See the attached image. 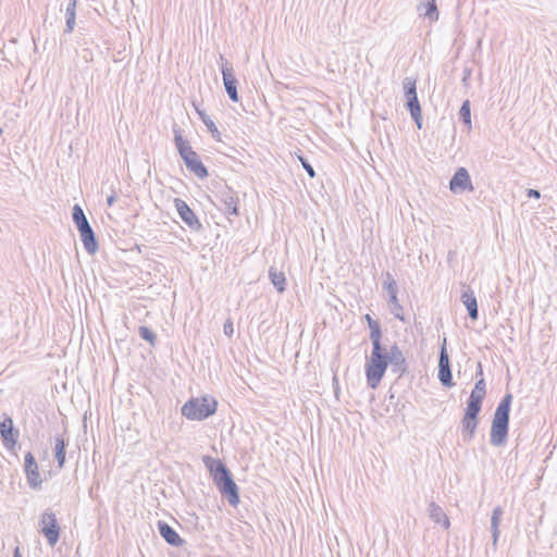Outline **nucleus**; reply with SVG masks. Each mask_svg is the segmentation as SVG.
<instances>
[{
  "label": "nucleus",
  "mask_w": 557,
  "mask_h": 557,
  "mask_svg": "<svg viewBox=\"0 0 557 557\" xmlns=\"http://www.w3.org/2000/svg\"><path fill=\"white\" fill-rule=\"evenodd\" d=\"M78 233L85 250L91 256L95 255L99 249V245L92 227L89 226Z\"/></svg>",
  "instance_id": "nucleus-15"
},
{
  "label": "nucleus",
  "mask_w": 557,
  "mask_h": 557,
  "mask_svg": "<svg viewBox=\"0 0 557 557\" xmlns=\"http://www.w3.org/2000/svg\"><path fill=\"white\" fill-rule=\"evenodd\" d=\"M216 406L218 403L213 398H190L182 407V414L188 420L202 421L215 413Z\"/></svg>",
  "instance_id": "nucleus-5"
},
{
  "label": "nucleus",
  "mask_w": 557,
  "mask_h": 557,
  "mask_svg": "<svg viewBox=\"0 0 557 557\" xmlns=\"http://www.w3.org/2000/svg\"><path fill=\"white\" fill-rule=\"evenodd\" d=\"M491 525H492L491 532H492V537H493V545H494V547H496L498 536H499V530H498L499 524H491Z\"/></svg>",
  "instance_id": "nucleus-35"
},
{
  "label": "nucleus",
  "mask_w": 557,
  "mask_h": 557,
  "mask_svg": "<svg viewBox=\"0 0 557 557\" xmlns=\"http://www.w3.org/2000/svg\"><path fill=\"white\" fill-rule=\"evenodd\" d=\"M196 111L200 117V120L203 122V124L207 126L208 131L210 133H214L216 132V126L214 124V122L210 119V116L203 111V110H200L199 108L196 107Z\"/></svg>",
  "instance_id": "nucleus-31"
},
{
  "label": "nucleus",
  "mask_w": 557,
  "mask_h": 557,
  "mask_svg": "<svg viewBox=\"0 0 557 557\" xmlns=\"http://www.w3.org/2000/svg\"><path fill=\"white\" fill-rule=\"evenodd\" d=\"M486 394V384L484 377L478 379L475 382L474 388L472 389L467 405L475 408L482 409V404Z\"/></svg>",
  "instance_id": "nucleus-14"
},
{
  "label": "nucleus",
  "mask_w": 557,
  "mask_h": 557,
  "mask_svg": "<svg viewBox=\"0 0 557 557\" xmlns=\"http://www.w3.org/2000/svg\"><path fill=\"white\" fill-rule=\"evenodd\" d=\"M470 76H471V70L470 69H465L463 70L462 82H466Z\"/></svg>",
  "instance_id": "nucleus-42"
},
{
  "label": "nucleus",
  "mask_w": 557,
  "mask_h": 557,
  "mask_svg": "<svg viewBox=\"0 0 557 557\" xmlns=\"http://www.w3.org/2000/svg\"><path fill=\"white\" fill-rule=\"evenodd\" d=\"M429 515L433 522H449L446 513L435 503L430 504Z\"/></svg>",
  "instance_id": "nucleus-27"
},
{
  "label": "nucleus",
  "mask_w": 557,
  "mask_h": 557,
  "mask_svg": "<svg viewBox=\"0 0 557 557\" xmlns=\"http://www.w3.org/2000/svg\"><path fill=\"white\" fill-rule=\"evenodd\" d=\"M388 366H391L392 372L397 374L398 377L408 372V362L397 343H394L389 349H386L381 342L372 347L370 359L366 363V376L369 387L374 389L379 386Z\"/></svg>",
  "instance_id": "nucleus-1"
},
{
  "label": "nucleus",
  "mask_w": 557,
  "mask_h": 557,
  "mask_svg": "<svg viewBox=\"0 0 557 557\" xmlns=\"http://www.w3.org/2000/svg\"><path fill=\"white\" fill-rule=\"evenodd\" d=\"M512 398L511 393L505 394L495 409L490 433V443L495 447L507 443Z\"/></svg>",
  "instance_id": "nucleus-3"
},
{
  "label": "nucleus",
  "mask_w": 557,
  "mask_h": 557,
  "mask_svg": "<svg viewBox=\"0 0 557 557\" xmlns=\"http://www.w3.org/2000/svg\"><path fill=\"white\" fill-rule=\"evenodd\" d=\"M460 300L467 308L470 319L473 321L478 320V318H479L478 301H476L474 292L471 289V287L468 286L467 288H465L462 290Z\"/></svg>",
  "instance_id": "nucleus-13"
},
{
  "label": "nucleus",
  "mask_w": 557,
  "mask_h": 557,
  "mask_svg": "<svg viewBox=\"0 0 557 557\" xmlns=\"http://www.w3.org/2000/svg\"><path fill=\"white\" fill-rule=\"evenodd\" d=\"M502 513H503V511H502L500 507H496L493 510V513H492V517H491V522H499Z\"/></svg>",
  "instance_id": "nucleus-36"
},
{
  "label": "nucleus",
  "mask_w": 557,
  "mask_h": 557,
  "mask_svg": "<svg viewBox=\"0 0 557 557\" xmlns=\"http://www.w3.org/2000/svg\"><path fill=\"white\" fill-rule=\"evenodd\" d=\"M60 524H42V528L39 530L46 539L48 544L53 547L60 537Z\"/></svg>",
  "instance_id": "nucleus-22"
},
{
  "label": "nucleus",
  "mask_w": 557,
  "mask_h": 557,
  "mask_svg": "<svg viewBox=\"0 0 557 557\" xmlns=\"http://www.w3.org/2000/svg\"><path fill=\"white\" fill-rule=\"evenodd\" d=\"M0 436L3 446L8 449H13L17 443L18 431L15 430L12 418L7 413L0 422Z\"/></svg>",
  "instance_id": "nucleus-12"
},
{
  "label": "nucleus",
  "mask_w": 557,
  "mask_h": 557,
  "mask_svg": "<svg viewBox=\"0 0 557 557\" xmlns=\"http://www.w3.org/2000/svg\"><path fill=\"white\" fill-rule=\"evenodd\" d=\"M406 108L419 129L422 128V112L418 96L406 98Z\"/></svg>",
  "instance_id": "nucleus-20"
},
{
  "label": "nucleus",
  "mask_w": 557,
  "mask_h": 557,
  "mask_svg": "<svg viewBox=\"0 0 557 557\" xmlns=\"http://www.w3.org/2000/svg\"><path fill=\"white\" fill-rule=\"evenodd\" d=\"M459 120L468 126V128H471V108H470V101L465 100L459 109Z\"/></svg>",
  "instance_id": "nucleus-28"
},
{
  "label": "nucleus",
  "mask_w": 557,
  "mask_h": 557,
  "mask_svg": "<svg viewBox=\"0 0 557 557\" xmlns=\"http://www.w3.org/2000/svg\"><path fill=\"white\" fill-rule=\"evenodd\" d=\"M383 288L387 292L388 298L392 297V295H398L397 283H388V285H383Z\"/></svg>",
  "instance_id": "nucleus-33"
},
{
  "label": "nucleus",
  "mask_w": 557,
  "mask_h": 557,
  "mask_svg": "<svg viewBox=\"0 0 557 557\" xmlns=\"http://www.w3.org/2000/svg\"><path fill=\"white\" fill-rule=\"evenodd\" d=\"M233 324L232 322L227 321L225 324H224V333L225 335L227 336H231L233 334Z\"/></svg>",
  "instance_id": "nucleus-38"
},
{
  "label": "nucleus",
  "mask_w": 557,
  "mask_h": 557,
  "mask_svg": "<svg viewBox=\"0 0 557 557\" xmlns=\"http://www.w3.org/2000/svg\"><path fill=\"white\" fill-rule=\"evenodd\" d=\"M220 201L222 202L223 210L226 214H238V198L233 195L231 189L221 193Z\"/></svg>",
  "instance_id": "nucleus-16"
},
{
  "label": "nucleus",
  "mask_w": 557,
  "mask_h": 557,
  "mask_svg": "<svg viewBox=\"0 0 557 557\" xmlns=\"http://www.w3.org/2000/svg\"><path fill=\"white\" fill-rule=\"evenodd\" d=\"M174 206L180 218L191 231L199 232L202 228V224L186 201L181 198H175Z\"/></svg>",
  "instance_id": "nucleus-9"
},
{
  "label": "nucleus",
  "mask_w": 557,
  "mask_h": 557,
  "mask_svg": "<svg viewBox=\"0 0 557 557\" xmlns=\"http://www.w3.org/2000/svg\"><path fill=\"white\" fill-rule=\"evenodd\" d=\"M388 283H396L394 276L392 275V273L389 272H386L384 274V281H383V285H388Z\"/></svg>",
  "instance_id": "nucleus-37"
},
{
  "label": "nucleus",
  "mask_w": 557,
  "mask_h": 557,
  "mask_svg": "<svg viewBox=\"0 0 557 557\" xmlns=\"http://www.w3.org/2000/svg\"><path fill=\"white\" fill-rule=\"evenodd\" d=\"M417 11L420 16L428 17L432 22L438 20V11L435 0H421L417 5Z\"/></svg>",
  "instance_id": "nucleus-19"
},
{
  "label": "nucleus",
  "mask_w": 557,
  "mask_h": 557,
  "mask_svg": "<svg viewBox=\"0 0 557 557\" xmlns=\"http://www.w3.org/2000/svg\"><path fill=\"white\" fill-rule=\"evenodd\" d=\"M298 160L300 161L304 170L307 172V174L313 178L315 177V171L313 166L310 164V162L302 156H298Z\"/></svg>",
  "instance_id": "nucleus-32"
},
{
  "label": "nucleus",
  "mask_w": 557,
  "mask_h": 557,
  "mask_svg": "<svg viewBox=\"0 0 557 557\" xmlns=\"http://www.w3.org/2000/svg\"><path fill=\"white\" fill-rule=\"evenodd\" d=\"M173 134L175 147L186 168L198 178H207L209 176L207 168L201 162L198 153L191 148L189 141L183 138L182 129L176 124L173 126Z\"/></svg>",
  "instance_id": "nucleus-4"
},
{
  "label": "nucleus",
  "mask_w": 557,
  "mask_h": 557,
  "mask_svg": "<svg viewBox=\"0 0 557 557\" xmlns=\"http://www.w3.org/2000/svg\"><path fill=\"white\" fill-rule=\"evenodd\" d=\"M76 5L77 0H70L65 10V34H71L74 30L76 21Z\"/></svg>",
  "instance_id": "nucleus-23"
},
{
  "label": "nucleus",
  "mask_w": 557,
  "mask_h": 557,
  "mask_svg": "<svg viewBox=\"0 0 557 557\" xmlns=\"http://www.w3.org/2000/svg\"><path fill=\"white\" fill-rule=\"evenodd\" d=\"M438 380L445 387L454 386L453 373L450 369L449 356L446 349V337L443 339V344L440 349L438 357Z\"/></svg>",
  "instance_id": "nucleus-8"
},
{
  "label": "nucleus",
  "mask_w": 557,
  "mask_h": 557,
  "mask_svg": "<svg viewBox=\"0 0 557 557\" xmlns=\"http://www.w3.org/2000/svg\"><path fill=\"white\" fill-rule=\"evenodd\" d=\"M39 522H58V521H57L55 515L52 511L46 510L42 513L41 519H40Z\"/></svg>",
  "instance_id": "nucleus-34"
},
{
  "label": "nucleus",
  "mask_w": 557,
  "mask_h": 557,
  "mask_svg": "<svg viewBox=\"0 0 557 557\" xmlns=\"http://www.w3.org/2000/svg\"><path fill=\"white\" fill-rule=\"evenodd\" d=\"M220 60H221V72H222V78H223L225 91H226L228 98L233 102H237L239 100V96H238V91H237L238 81L235 77L234 69H233V66L228 65L227 61H225L223 55H220Z\"/></svg>",
  "instance_id": "nucleus-7"
},
{
  "label": "nucleus",
  "mask_w": 557,
  "mask_h": 557,
  "mask_svg": "<svg viewBox=\"0 0 557 557\" xmlns=\"http://www.w3.org/2000/svg\"><path fill=\"white\" fill-rule=\"evenodd\" d=\"M24 471L29 487L33 490H39L41 487L42 480L39 473L38 463L30 451L25 454Z\"/></svg>",
  "instance_id": "nucleus-11"
},
{
  "label": "nucleus",
  "mask_w": 557,
  "mask_h": 557,
  "mask_svg": "<svg viewBox=\"0 0 557 557\" xmlns=\"http://www.w3.org/2000/svg\"><path fill=\"white\" fill-rule=\"evenodd\" d=\"M72 219L78 232L91 226L79 205L73 207Z\"/></svg>",
  "instance_id": "nucleus-24"
},
{
  "label": "nucleus",
  "mask_w": 557,
  "mask_h": 557,
  "mask_svg": "<svg viewBox=\"0 0 557 557\" xmlns=\"http://www.w3.org/2000/svg\"><path fill=\"white\" fill-rule=\"evenodd\" d=\"M69 446V438L63 435H58L54 438V458L58 462L59 469L65 465L66 447Z\"/></svg>",
  "instance_id": "nucleus-18"
},
{
  "label": "nucleus",
  "mask_w": 557,
  "mask_h": 557,
  "mask_svg": "<svg viewBox=\"0 0 557 557\" xmlns=\"http://www.w3.org/2000/svg\"><path fill=\"white\" fill-rule=\"evenodd\" d=\"M364 319L370 330V341L372 347L382 342V329L377 320H374L370 314H366Z\"/></svg>",
  "instance_id": "nucleus-21"
},
{
  "label": "nucleus",
  "mask_w": 557,
  "mask_h": 557,
  "mask_svg": "<svg viewBox=\"0 0 557 557\" xmlns=\"http://www.w3.org/2000/svg\"><path fill=\"white\" fill-rule=\"evenodd\" d=\"M211 135H212V137H213V138H215V139H218V140H220V135H221V134H220V132H219V129H218V128H216V132L211 133Z\"/></svg>",
  "instance_id": "nucleus-44"
},
{
  "label": "nucleus",
  "mask_w": 557,
  "mask_h": 557,
  "mask_svg": "<svg viewBox=\"0 0 557 557\" xmlns=\"http://www.w3.org/2000/svg\"><path fill=\"white\" fill-rule=\"evenodd\" d=\"M482 409L468 406L465 409L463 417L461 419V433L466 442L472 441L475 435V431L479 424V414Z\"/></svg>",
  "instance_id": "nucleus-6"
},
{
  "label": "nucleus",
  "mask_w": 557,
  "mask_h": 557,
  "mask_svg": "<svg viewBox=\"0 0 557 557\" xmlns=\"http://www.w3.org/2000/svg\"><path fill=\"white\" fill-rule=\"evenodd\" d=\"M388 305H389V310H391L392 314L397 320L405 322L406 320H405V315L403 313L404 308L398 300V295H396V296L392 295V297L388 298Z\"/></svg>",
  "instance_id": "nucleus-26"
},
{
  "label": "nucleus",
  "mask_w": 557,
  "mask_h": 557,
  "mask_svg": "<svg viewBox=\"0 0 557 557\" xmlns=\"http://www.w3.org/2000/svg\"><path fill=\"white\" fill-rule=\"evenodd\" d=\"M116 200V195L115 193L111 194L108 198H107V203L109 207L113 206V203L115 202Z\"/></svg>",
  "instance_id": "nucleus-40"
},
{
  "label": "nucleus",
  "mask_w": 557,
  "mask_h": 557,
  "mask_svg": "<svg viewBox=\"0 0 557 557\" xmlns=\"http://www.w3.org/2000/svg\"><path fill=\"white\" fill-rule=\"evenodd\" d=\"M449 189L454 194L472 191L474 189L470 174L466 168H458L449 181Z\"/></svg>",
  "instance_id": "nucleus-10"
},
{
  "label": "nucleus",
  "mask_w": 557,
  "mask_h": 557,
  "mask_svg": "<svg viewBox=\"0 0 557 557\" xmlns=\"http://www.w3.org/2000/svg\"><path fill=\"white\" fill-rule=\"evenodd\" d=\"M159 533L164 541L171 546L180 547L183 545L184 540L171 527V524H158Z\"/></svg>",
  "instance_id": "nucleus-17"
},
{
  "label": "nucleus",
  "mask_w": 557,
  "mask_h": 557,
  "mask_svg": "<svg viewBox=\"0 0 557 557\" xmlns=\"http://www.w3.org/2000/svg\"><path fill=\"white\" fill-rule=\"evenodd\" d=\"M528 197L539 199L541 197V193L537 189H528Z\"/></svg>",
  "instance_id": "nucleus-39"
},
{
  "label": "nucleus",
  "mask_w": 557,
  "mask_h": 557,
  "mask_svg": "<svg viewBox=\"0 0 557 557\" xmlns=\"http://www.w3.org/2000/svg\"><path fill=\"white\" fill-rule=\"evenodd\" d=\"M13 557H22V554H21L18 547H15L14 553H13Z\"/></svg>",
  "instance_id": "nucleus-43"
},
{
  "label": "nucleus",
  "mask_w": 557,
  "mask_h": 557,
  "mask_svg": "<svg viewBox=\"0 0 557 557\" xmlns=\"http://www.w3.org/2000/svg\"><path fill=\"white\" fill-rule=\"evenodd\" d=\"M202 462L221 495L225 497L231 505L236 506L239 503L238 487L226 465L222 460L209 455L202 456Z\"/></svg>",
  "instance_id": "nucleus-2"
},
{
  "label": "nucleus",
  "mask_w": 557,
  "mask_h": 557,
  "mask_svg": "<svg viewBox=\"0 0 557 557\" xmlns=\"http://www.w3.org/2000/svg\"><path fill=\"white\" fill-rule=\"evenodd\" d=\"M475 376L478 379L483 377V369H482L481 362L478 363V370H476Z\"/></svg>",
  "instance_id": "nucleus-41"
},
{
  "label": "nucleus",
  "mask_w": 557,
  "mask_h": 557,
  "mask_svg": "<svg viewBox=\"0 0 557 557\" xmlns=\"http://www.w3.org/2000/svg\"><path fill=\"white\" fill-rule=\"evenodd\" d=\"M138 334L143 339L147 341L151 346L156 345L157 335L150 327H148L146 325H140L138 329Z\"/></svg>",
  "instance_id": "nucleus-30"
},
{
  "label": "nucleus",
  "mask_w": 557,
  "mask_h": 557,
  "mask_svg": "<svg viewBox=\"0 0 557 557\" xmlns=\"http://www.w3.org/2000/svg\"><path fill=\"white\" fill-rule=\"evenodd\" d=\"M445 529H448L449 528V523H446V524H443Z\"/></svg>",
  "instance_id": "nucleus-45"
},
{
  "label": "nucleus",
  "mask_w": 557,
  "mask_h": 557,
  "mask_svg": "<svg viewBox=\"0 0 557 557\" xmlns=\"http://www.w3.org/2000/svg\"><path fill=\"white\" fill-rule=\"evenodd\" d=\"M269 278L278 293H283L286 289V277L283 272L271 267L269 270Z\"/></svg>",
  "instance_id": "nucleus-25"
},
{
  "label": "nucleus",
  "mask_w": 557,
  "mask_h": 557,
  "mask_svg": "<svg viewBox=\"0 0 557 557\" xmlns=\"http://www.w3.org/2000/svg\"><path fill=\"white\" fill-rule=\"evenodd\" d=\"M417 81L411 77H405L403 81L404 94L405 97H413L417 96Z\"/></svg>",
  "instance_id": "nucleus-29"
}]
</instances>
